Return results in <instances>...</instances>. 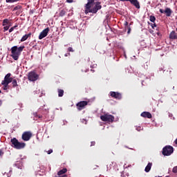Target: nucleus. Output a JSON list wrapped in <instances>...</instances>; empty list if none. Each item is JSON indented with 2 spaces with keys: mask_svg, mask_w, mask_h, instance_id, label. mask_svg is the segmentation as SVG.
Segmentation results:
<instances>
[{
  "mask_svg": "<svg viewBox=\"0 0 177 177\" xmlns=\"http://www.w3.org/2000/svg\"><path fill=\"white\" fill-rule=\"evenodd\" d=\"M26 48L24 46H19V48L15 46L11 48V57L14 59V60H19V57L21 55V52Z\"/></svg>",
  "mask_w": 177,
  "mask_h": 177,
  "instance_id": "f03ea898",
  "label": "nucleus"
},
{
  "mask_svg": "<svg viewBox=\"0 0 177 177\" xmlns=\"http://www.w3.org/2000/svg\"><path fill=\"white\" fill-rule=\"evenodd\" d=\"M4 152L3 149H0V157H2V156H3Z\"/></svg>",
  "mask_w": 177,
  "mask_h": 177,
  "instance_id": "2f4dec72",
  "label": "nucleus"
},
{
  "mask_svg": "<svg viewBox=\"0 0 177 177\" xmlns=\"http://www.w3.org/2000/svg\"><path fill=\"white\" fill-rule=\"evenodd\" d=\"M11 75H12V74L8 73L5 76L4 80L1 82V85H3L5 86V88H6V86H8L9 85V84H10V82H12V81H13V77H10Z\"/></svg>",
  "mask_w": 177,
  "mask_h": 177,
  "instance_id": "39448f33",
  "label": "nucleus"
},
{
  "mask_svg": "<svg viewBox=\"0 0 177 177\" xmlns=\"http://www.w3.org/2000/svg\"><path fill=\"white\" fill-rule=\"evenodd\" d=\"M130 3L133 5L137 9H140V4L138 0H131Z\"/></svg>",
  "mask_w": 177,
  "mask_h": 177,
  "instance_id": "9b49d317",
  "label": "nucleus"
},
{
  "mask_svg": "<svg viewBox=\"0 0 177 177\" xmlns=\"http://www.w3.org/2000/svg\"><path fill=\"white\" fill-rule=\"evenodd\" d=\"M66 13H67V9L63 8L62 10H60L59 13V16L60 17H63V16H65Z\"/></svg>",
  "mask_w": 177,
  "mask_h": 177,
  "instance_id": "6ab92c4d",
  "label": "nucleus"
},
{
  "mask_svg": "<svg viewBox=\"0 0 177 177\" xmlns=\"http://www.w3.org/2000/svg\"><path fill=\"white\" fill-rule=\"evenodd\" d=\"M11 143L12 145V147H14V149H16L17 143H19V140L16 138H13L12 139H11Z\"/></svg>",
  "mask_w": 177,
  "mask_h": 177,
  "instance_id": "2eb2a0df",
  "label": "nucleus"
},
{
  "mask_svg": "<svg viewBox=\"0 0 177 177\" xmlns=\"http://www.w3.org/2000/svg\"><path fill=\"white\" fill-rule=\"evenodd\" d=\"M48 154H52V153H53V149H50L47 151Z\"/></svg>",
  "mask_w": 177,
  "mask_h": 177,
  "instance_id": "e433bc0d",
  "label": "nucleus"
},
{
  "mask_svg": "<svg viewBox=\"0 0 177 177\" xmlns=\"http://www.w3.org/2000/svg\"><path fill=\"white\" fill-rule=\"evenodd\" d=\"M100 119L104 122H114V116L109 113H105L100 116Z\"/></svg>",
  "mask_w": 177,
  "mask_h": 177,
  "instance_id": "20e7f679",
  "label": "nucleus"
},
{
  "mask_svg": "<svg viewBox=\"0 0 177 177\" xmlns=\"http://www.w3.org/2000/svg\"><path fill=\"white\" fill-rule=\"evenodd\" d=\"M122 2H131V0H120Z\"/></svg>",
  "mask_w": 177,
  "mask_h": 177,
  "instance_id": "ea45409f",
  "label": "nucleus"
},
{
  "mask_svg": "<svg viewBox=\"0 0 177 177\" xmlns=\"http://www.w3.org/2000/svg\"><path fill=\"white\" fill-rule=\"evenodd\" d=\"M49 30V28H46L44 30H43L39 35V39H44V38H45V37L48 35Z\"/></svg>",
  "mask_w": 177,
  "mask_h": 177,
  "instance_id": "9d476101",
  "label": "nucleus"
},
{
  "mask_svg": "<svg viewBox=\"0 0 177 177\" xmlns=\"http://www.w3.org/2000/svg\"><path fill=\"white\" fill-rule=\"evenodd\" d=\"M66 172H67V169L64 168L58 171L57 175L60 176L61 175H64V174H66Z\"/></svg>",
  "mask_w": 177,
  "mask_h": 177,
  "instance_id": "aec40b11",
  "label": "nucleus"
},
{
  "mask_svg": "<svg viewBox=\"0 0 177 177\" xmlns=\"http://www.w3.org/2000/svg\"><path fill=\"white\" fill-rule=\"evenodd\" d=\"M165 13L167 17H169L171 15H172V10H171V8H167L165 10Z\"/></svg>",
  "mask_w": 177,
  "mask_h": 177,
  "instance_id": "f3484780",
  "label": "nucleus"
},
{
  "mask_svg": "<svg viewBox=\"0 0 177 177\" xmlns=\"http://www.w3.org/2000/svg\"><path fill=\"white\" fill-rule=\"evenodd\" d=\"M67 56H70V53L65 54V57H67Z\"/></svg>",
  "mask_w": 177,
  "mask_h": 177,
  "instance_id": "a18cd8bd",
  "label": "nucleus"
},
{
  "mask_svg": "<svg viewBox=\"0 0 177 177\" xmlns=\"http://www.w3.org/2000/svg\"><path fill=\"white\" fill-rule=\"evenodd\" d=\"M12 84L13 88L17 86V80H16V79H14V80L12 79Z\"/></svg>",
  "mask_w": 177,
  "mask_h": 177,
  "instance_id": "4be33fe9",
  "label": "nucleus"
},
{
  "mask_svg": "<svg viewBox=\"0 0 177 177\" xmlns=\"http://www.w3.org/2000/svg\"><path fill=\"white\" fill-rule=\"evenodd\" d=\"M3 30H4V31H8V30H9V26H5L3 27Z\"/></svg>",
  "mask_w": 177,
  "mask_h": 177,
  "instance_id": "f704fd0d",
  "label": "nucleus"
},
{
  "mask_svg": "<svg viewBox=\"0 0 177 177\" xmlns=\"http://www.w3.org/2000/svg\"><path fill=\"white\" fill-rule=\"evenodd\" d=\"M20 9H23V6L18 5L14 8L13 10H20Z\"/></svg>",
  "mask_w": 177,
  "mask_h": 177,
  "instance_id": "393cba45",
  "label": "nucleus"
},
{
  "mask_svg": "<svg viewBox=\"0 0 177 177\" xmlns=\"http://www.w3.org/2000/svg\"><path fill=\"white\" fill-rule=\"evenodd\" d=\"M172 172H174V174H177V166L173 168Z\"/></svg>",
  "mask_w": 177,
  "mask_h": 177,
  "instance_id": "c85d7f7f",
  "label": "nucleus"
},
{
  "mask_svg": "<svg viewBox=\"0 0 177 177\" xmlns=\"http://www.w3.org/2000/svg\"><path fill=\"white\" fill-rule=\"evenodd\" d=\"M16 166L17 167V168H19V169H23V163H17Z\"/></svg>",
  "mask_w": 177,
  "mask_h": 177,
  "instance_id": "bb28decb",
  "label": "nucleus"
},
{
  "mask_svg": "<svg viewBox=\"0 0 177 177\" xmlns=\"http://www.w3.org/2000/svg\"><path fill=\"white\" fill-rule=\"evenodd\" d=\"M0 106H2V100H0Z\"/></svg>",
  "mask_w": 177,
  "mask_h": 177,
  "instance_id": "09e8293b",
  "label": "nucleus"
},
{
  "mask_svg": "<svg viewBox=\"0 0 177 177\" xmlns=\"http://www.w3.org/2000/svg\"><path fill=\"white\" fill-rule=\"evenodd\" d=\"M95 145H96V142H95V141H92L91 142V146L92 147V146H95Z\"/></svg>",
  "mask_w": 177,
  "mask_h": 177,
  "instance_id": "58836bf2",
  "label": "nucleus"
},
{
  "mask_svg": "<svg viewBox=\"0 0 177 177\" xmlns=\"http://www.w3.org/2000/svg\"><path fill=\"white\" fill-rule=\"evenodd\" d=\"M68 52H74V50L73 49L72 47H69V48H68Z\"/></svg>",
  "mask_w": 177,
  "mask_h": 177,
  "instance_id": "72a5a7b5",
  "label": "nucleus"
},
{
  "mask_svg": "<svg viewBox=\"0 0 177 177\" xmlns=\"http://www.w3.org/2000/svg\"><path fill=\"white\" fill-rule=\"evenodd\" d=\"M100 3V1H96L93 4H88V3H86L85 6L84 13L86 15H88V13H97V11L102 9Z\"/></svg>",
  "mask_w": 177,
  "mask_h": 177,
  "instance_id": "f257e3e1",
  "label": "nucleus"
},
{
  "mask_svg": "<svg viewBox=\"0 0 177 177\" xmlns=\"http://www.w3.org/2000/svg\"><path fill=\"white\" fill-rule=\"evenodd\" d=\"M26 147V143L24 142H20L18 141V143L17 144V147H15V149L17 150H20L21 149H24Z\"/></svg>",
  "mask_w": 177,
  "mask_h": 177,
  "instance_id": "ddd939ff",
  "label": "nucleus"
},
{
  "mask_svg": "<svg viewBox=\"0 0 177 177\" xmlns=\"http://www.w3.org/2000/svg\"><path fill=\"white\" fill-rule=\"evenodd\" d=\"M176 31H177V28L176 29Z\"/></svg>",
  "mask_w": 177,
  "mask_h": 177,
  "instance_id": "603ef678",
  "label": "nucleus"
},
{
  "mask_svg": "<svg viewBox=\"0 0 177 177\" xmlns=\"http://www.w3.org/2000/svg\"><path fill=\"white\" fill-rule=\"evenodd\" d=\"M158 35H160V32H157Z\"/></svg>",
  "mask_w": 177,
  "mask_h": 177,
  "instance_id": "8fccbe9b",
  "label": "nucleus"
},
{
  "mask_svg": "<svg viewBox=\"0 0 177 177\" xmlns=\"http://www.w3.org/2000/svg\"><path fill=\"white\" fill-rule=\"evenodd\" d=\"M39 78V75L35 72V71H32L28 74V80L32 82H35Z\"/></svg>",
  "mask_w": 177,
  "mask_h": 177,
  "instance_id": "7ed1b4c3",
  "label": "nucleus"
},
{
  "mask_svg": "<svg viewBox=\"0 0 177 177\" xmlns=\"http://www.w3.org/2000/svg\"><path fill=\"white\" fill-rule=\"evenodd\" d=\"M6 24H9V19H5L3 20L2 26H6Z\"/></svg>",
  "mask_w": 177,
  "mask_h": 177,
  "instance_id": "b1692460",
  "label": "nucleus"
},
{
  "mask_svg": "<svg viewBox=\"0 0 177 177\" xmlns=\"http://www.w3.org/2000/svg\"><path fill=\"white\" fill-rule=\"evenodd\" d=\"M66 2L68 3H73V2H74V0H66Z\"/></svg>",
  "mask_w": 177,
  "mask_h": 177,
  "instance_id": "4c0bfd02",
  "label": "nucleus"
},
{
  "mask_svg": "<svg viewBox=\"0 0 177 177\" xmlns=\"http://www.w3.org/2000/svg\"><path fill=\"white\" fill-rule=\"evenodd\" d=\"M159 12H160L161 13H165V11H164V10L162 9H160Z\"/></svg>",
  "mask_w": 177,
  "mask_h": 177,
  "instance_id": "37998d69",
  "label": "nucleus"
},
{
  "mask_svg": "<svg viewBox=\"0 0 177 177\" xmlns=\"http://www.w3.org/2000/svg\"><path fill=\"white\" fill-rule=\"evenodd\" d=\"M170 39H177V32L173 30L169 34Z\"/></svg>",
  "mask_w": 177,
  "mask_h": 177,
  "instance_id": "4468645a",
  "label": "nucleus"
},
{
  "mask_svg": "<svg viewBox=\"0 0 177 177\" xmlns=\"http://www.w3.org/2000/svg\"><path fill=\"white\" fill-rule=\"evenodd\" d=\"M151 26L154 30V27H157V25L156 24H151Z\"/></svg>",
  "mask_w": 177,
  "mask_h": 177,
  "instance_id": "c9c22d12",
  "label": "nucleus"
},
{
  "mask_svg": "<svg viewBox=\"0 0 177 177\" xmlns=\"http://www.w3.org/2000/svg\"><path fill=\"white\" fill-rule=\"evenodd\" d=\"M1 92H2V91L0 90V93H1Z\"/></svg>",
  "mask_w": 177,
  "mask_h": 177,
  "instance_id": "3c124183",
  "label": "nucleus"
},
{
  "mask_svg": "<svg viewBox=\"0 0 177 177\" xmlns=\"http://www.w3.org/2000/svg\"><path fill=\"white\" fill-rule=\"evenodd\" d=\"M163 156H171L174 153V147L170 145H167L162 149Z\"/></svg>",
  "mask_w": 177,
  "mask_h": 177,
  "instance_id": "423d86ee",
  "label": "nucleus"
},
{
  "mask_svg": "<svg viewBox=\"0 0 177 177\" xmlns=\"http://www.w3.org/2000/svg\"><path fill=\"white\" fill-rule=\"evenodd\" d=\"M86 106H88L87 101H80L76 104V107L78 111H81L82 110H84V109H85Z\"/></svg>",
  "mask_w": 177,
  "mask_h": 177,
  "instance_id": "0eeeda50",
  "label": "nucleus"
},
{
  "mask_svg": "<svg viewBox=\"0 0 177 177\" xmlns=\"http://www.w3.org/2000/svg\"><path fill=\"white\" fill-rule=\"evenodd\" d=\"M57 91L59 97H63V95H64V90L58 88Z\"/></svg>",
  "mask_w": 177,
  "mask_h": 177,
  "instance_id": "412c9836",
  "label": "nucleus"
},
{
  "mask_svg": "<svg viewBox=\"0 0 177 177\" xmlns=\"http://www.w3.org/2000/svg\"><path fill=\"white\" fill-rule=\"evenodd\" d=\"M149 20L151 21V23H154L156 21V17L151 15L149 17Z\"/></svg>",
  "mask_w": 177,
  "mask_h": 177,
  "instance_id": "a878e982",
  "label": "nucleus"
},
{
  "mask_svg": "<svg viewBox=\"0 0 177 177\" xmlns=\"http://www.w3.org/2000/svg\"><path fill=\"white\" fill-rule=\"evenodd\" d=\"M122 177H127V173H123L121 175Z\"/></svg>",
  "mask_w": 177,
  "mask_h": 177,
  "instance_id": "a19ab883",
  "label": "nucleus"
},
{
  "mask_svg": "<svg viewBox=\"0 0 177 177\" xmlns=\"http://www.w3.org/2000/svg\"><path fill=\"white\" fill-rule=\"evenodd\" d=\"M127 28V30H128V31H127V34H131V26H127V28Z\"/></svg>",
  "mask_w": 177,
  "mask_h": 177,
  "instance_id": "c756f323",
  "label": "nucleus"
},
{
  "mask_svg": "<svg viewBox=\"0 0 177 177\" xmlns=\"http://www.w3.org/2000/svg\"><path fill=\"white\" fill-rule=\"evenodd\" d=\"M35 117H38V118H42V115L37 114V113H34Z\"/></svg>",
  "mask_w": 177,
  "mask_h": 177,
  "instance_id": "7c9ffc66",
  "label": "nucleus"
},
{
  "mask_svg": "<svg viewBox=\"0 0 177 177\" xmlns=\"http://www.w3.org/2000/svg\"><path fill=\"white\" fill-rule=\"evenodd\" d=\"M30 37H31V32L26 34L21 37V42H24V41H27V39H28V38H30Z\"/></svg>",
  "mask_w": 177,
  "mask_h": 177,
  "instance_id": "dca6fc26",
  "label": "nucleus"
},
{
  "mask_svg": "<svg viewBox=\"0 0 177 177\" xmlns=\"http://www.w3.org/2000/svg\"><path fill=\"white\" fill-rule=\"evenodd\" d=\"M32 137V133L31 131H25L22 134V140H24V142H28Z\"/></svg>",
  "mask_w": 177,
  "mask_h": 177,
  "instance_id": "6e6552de",
  "label": "nucleus"
},
{
  "mask_svg": "<svg viewBox=\"0 0 177 177\" xmlns=\"http://www.w3.org/2000/svg\"><path fill=\"white\" fill-rule=\"evenodd\" d=\"M14 28H10V30H9V32H12V31H14Z\"/></svg>",
  "mask_w": 177,
  "mask_h": 177,
  "instance_id": "79ce46f5",
  "label": "nucleus"
},
{
  "mask_svg": "<svg viewBox=\"0 0 177 177\" xmlns=\"http://www.w3.org/2000/svg\"><path fill=\"white\" fill-rule=\"evenodd\" d=\"M21 0H6V3H14V2H19Z\"/></svg>",
  "mask_w": 177,
  "mask_h": 177,
  "instance_id": "5701e85b",
  "label": "nucleus"
},
{
  "mask_svg": "<svg viewBox=\"0 0 177 177\" xmlns=\"http://www.w3.org/2000/svg\"><path fill=\"white\" fill-rule=\"evenodd\" d=\"M136 131H138V132H140V131H143V127H136Z\"/></svg>",
  "mask_w": 177,
  "mask_h": 177,
  "instance_id": "cd10ccee",
  "label": "nucleus"
},
{
  "mask_svg": "<svg viewBox=\"0 0 177 177\" xmlns=\"http://www.w3.org/2000/svg\"><path fill=\"white\" fill-rule=\"evenodd\" d=\"M141 117H143L144 118H151L153 116L150 112L144 111L141 113Z\"/></svg>",
  "mask_w": 177,
  "mask_h": 177,
  "instance_id": "f8f14e48",
  "label": "nucleus"
},
{
  "mask_svg": "<svg viewBox=\"0 0 177 177\" xmlns=\"http://www.w3.org/2000/svg\"><path fill=\"white\" fill-rule=\"evenodd\" d=\"M175 144L177 145V138L174 141Z\"/></svg>",
  "mask_w": 177,
  "mask_h": 177,
  "instance_id": "49530a36",
  "label": "nucleus"
},
{
  "mask_svg": "<svg viewBox=\"0 0 177 177\" xmlns=\"http://www.w3.org/2000/svg\"><path fill=\"white\" fill-rule=\"evenodd\" d=\"M110 96L111 97H113V99H118V100H120V99H122V95L120 93L115 92V91H111Z\"/></svg>",
  "mask_w": 177,
  "mask_h": 177,
  "instance_id": "1a4fd4ad",
  "label": "nucleus"
},
{
  "mask_svg": "<svg viewBox=\"0 0 177 177\" xmlns=\"http://www.w3.org/2000/svg\"><path fill=\"white\" fill-rule=\"evenodd\" d=\"M16 27H17V25L13 26L12 28H14V30H15V28H16Z\"/></svg>",
  "mask_w": 177,
  "mask_h": 177,
  "instance_id": "de8ad7c7",
  "label": "nucleus"
},
{
  "mask_svg": "<svg viewBox=\"0 0 177 177\" xmlns=\"http://www.w3.org/2000/svg\"><path fill=\"white\" fill-rule=\"evenodd\" d=\"M32 13H34V10H30V15H32Z\"/></svg>",
  "mask_w": 177,
  "mask_h": 177,
  "instance_id": "c03bdc74",
  "label": "nucleus"
},
{
  "mask_svg": "<svg viewBox=\"0 0 177 177\" xmlns=\"http://www.w3.org/2000/svg\"><path fill=\"white\" fill-rule=\"evenodd\" d=\"M151 167H153V163L149 162L145 169V172H150V170L151 169Z\"/></svg>",
  "mask_w": 177,
  "mask_h": 177,
  "instance_id": "a211bd4d",
  "label": "nucleus"
},
{
  "mask_svg": "<svg viewBox=\"0 0 177 177\" xmlns=\"http://www.w3.org/2000/svg\"><path fill=\"white\" fill-rule=\"evenodd\" d=\"M124 26H125V29H127L128 27H129L128 26V21H125L124 24Z\"/></svg>",
  "mask_w": 177,
  "mask_h": 177,
  "instance_id": "473e14b6",
  "label": "nucleus"
}]
</instances>
